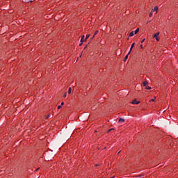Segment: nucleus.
I'll return each instance as SVG.
<instances>
[{
	"label": "nucleus",
	"mask_w": 178,
	"mask_h": 178,
	"mask_svg": "<svg viewBox=\"0 0 178 178\" xmlns=\"http://www.w3.org/2000/svg\"><path fill=\"white\" fill-rule=\"evenodd\" d=\"M86 48H87V45L85 47L84 49H86Z\"/></svg>",
	"instance_id": "cd10ccee"
},
{
	"label": "nucleus",
	"mask_w": 178,
	"mask_h": 178,
	"mask_svg": "<svg viewBox=\"0 0 178 178\" xmlns=\"http://www.w3.org/2000/svg\"><path fill=\"white\" fill-rule=\"evenodd\" d=\"M81 45H83V42H81V44H79V47H81Z\"/></svg>",
	"instance_id": "5701e85b"
},
{
	"label": "nucleus",
	"mask_w": 178,
	"mask_h": 178,
	"mask_svg": "<svg viewBox=\"0 0 178 178\" xmlns=\"http://www.w3.org/2000/svg\"><path fill=\"white\" fill-rule=\"evenodd\" d=\"M37 171L40 170V168L36 169Z\"/></svg>",
	"instance_id": "bb28decb"
},
{
	"label": "nucleus",
	"mask_w": 178,
	"mask_h": 178,
	"mask_svg": "<svg viewBox=\"0 0 178 178\" xmlns=\"http://www.w3.org/2000/svg\"><path fill=\"white\" fill-rule=\"evenodd\" d=\"M131 51H133V48H131V47L130 50H129V51L128 53V55H130Z\"/></svg>",
	"instance_id": "ddd939ff"
},
{
	"label": "nucleus",
	"mask_w": 178,
	"mask_h": 178,
	"mask_svg": "<svg viewBox=\"0 0 178 178\" xmlns=\"http://www.w3.org/2000/svg\"><path fill=\"white\" fill-rule=\"evenodd\" d=\"M63 97H64V98H66V94H65V95H63Z\"/></svg>",
	"instance_id": "b1692460"
},
{
	"label": "nucleus",
	"mask_w": 178,
	"mask_h": 178,
	"mask_svg": "<svg viewBox=\"0 0 178 178\" xmlns=\"http://www.w3.org/2000/svg\"><path fill=\"white\" fill-rule=\"evenodd\" d=\"M149 16V17H152V13H150Z\"/></svg>",
	"instance_id": "a211bd4d"
},
{
	"label": "nucleus",
	"mask_w": 178,
	"mask_h": 178,
	"mask_svg": "<svg viewBox=\"0 0 178 178\" xmlns=\"http://www.w3.org/2000/svg\"><path fill=\"white\" fill-rule=\"evenodd\" d=\"M145 90H151V87L150 86H145Z\"/></svg>",
	"instance_id": "f8f14e48"
},
{
	"label": "nucleus",
	"mask_w": 178,
	"mask_h": 178,
	"mask_svg": "<svg viewBox=\"0 0 178 178\" xmlns=\"http://www.w3.org/2000/svg\"><path fill=\"white\" fill-rule=\"evenodd\" d=\"M156 97H154V99H152L151 100H150V102H154V101H155V99H156Z\"/></svg>",
	"instance_id": "dca6fc26"
},
{
	"label": "nucleus",
	"mask_w": 178,
	"mask_h": 178,
	"mask_svg": "<svg viewBox=\"0 0 178 178\" xmlns=\"http://www.w3.org/2000/svg\"><path fill=\"white\" fill-rule=\"evenodd\" d=\"M125 120L124 118H120L118 122L119 123H124Z\"/></svg>",
	"instance_id": "7ed1b4c3"
},
{
	"label": "nucleus",
	"mask_w": 178,
	"mask_h": 178,
	"mask_svg": "<svg viewBox=\"0 0 178 178\" xmlns=\"http://www.w3.org/2000/svg\"><path fill=\"white\" fill-rule=\"evenodd\" d=\"M158 35H159V33H156V34L154 35V38L156 39V41H159V38H158Z\"/></svg>",
	"instance_id": "f257e3e1"
},
{
	"label": "nucleus",
	"mask_w": 178,
	"mask_h": 178,
	"mask_svg": "<svg viewBox=\"0 0 178 178\" xmlns=\"http://www.w3.org/2000/svg\"><path fill=\"white\" fill-rule=\"evenodd\" d=\"M156 10H158V6H155L152 10V12H156Z\"/></svg>",
	"instance_id": "423d86ee"
},
{
	"label": "nucleus",
	"mask_w": 178,
	"mask_h": 178,
	"mask_svg": "<svg viewBox=\"0 0 178 178\" xmlns=\"http://www.w3.org/2000/svg\"><path fill=\"white\" fill-rule=\"evenodd\" d=\"M88 38H90V35H86V37L85 41H86V40H88Z\"/></svg>",
	"instance_id": "4468645a"
},
{
	"label": "nucleus",
	"mask_w": 178,
	"mask_h": 178,
	"mask_svg": "<svg viewBox=\"0 0 178 178\" xmlns=\"http://www.w3.org/2000/svg\"><path fill=\"white\" fill-rule=\"evenodd\" d=\"M137 177H143V175H139L137 176Z\"/></svg>",
	"instance_id": "6ab92c4d"
},
{
	"label": "nucleus",
	"mask_w": 178,
	"mask_h": 178,
	"mask_svg": "<svg viewBox=\"0 0 178 178\" xmlns=\"http://www.w3.org/2000/svg\"><path fill=\"white\" fill-rule=\"evenodd\" d=\"M98 33H99V31H96L95 33V34H94V35H93V37L91 38V40H92V38H94V36H95V35H97V34H98Z\"/></svg>",
	"instance_id": "9d476101"
},
{
	"label": "nucleus",
	"mask_w": 178,
	"mask_h": 178,
	"mask_svg": "<svg viewBox=\"0 0 178 178\" xmlns=\"http://www.w3.org/2000/svg\"><path fill=\"white\" fill-rule=\"evenodd\" d=\"M145 41V39H143L142 41H141V43L143 44V42H144Z\"/></svg>",
	"instance_id": "412c9836"
},
{
	"label": "nucleus",
	"mask_w": 178,
	"mask_h": 178,
	"mask_svg": "<svg viewBox=\"0 0 178 178\" xmlns=\"http://www.w3.org/2000/svg\"><path fill=\"white\" fill-rule=\"evenodd\" d=\"M49 118H51V114H49V115L46 117V119H48Z\"/></svg>",
	"instance_id": "f3484780"
},
{
	"label": "nucleus",
	"mask_w": 178,
	"mask_h": 178,
	"mask_svg": "<svg viewBox=\"0 0 178 178\" xmlns=\"http://www.w3.org/2000/svg\"><path fill=\"white\" fill-rule=\"evenodd\" d=\"M140 48L143 49V45L142 44L140 45Z\"/></svg>",
	"instance_id": "a878e982"
},
{
	"label": "nucleus",
	"mask_w": 178,
	"mask_h": 178,
	"mask_svg": "<svg viewBox=\"0 0 178 178\" xmlns=\"http://www.w3.org/2000/svg\"><path fill=\"white\" fill-rule=\"evenodd\" d=\"M138 31H140V29H136V30L134 32V34H137V33H138Z\"/></svg>",
	"instance_id": "0eeeda50"
},
{
	"label": "nucleus",
	"mask_w": 178,
	"mask_h": 178,
	"mask_svg": "<svg viewBox=\"0 0 178 178\" xmlns=\"http://www.w3.org/2000/svg\"><path fill=\"white\" fill-rule=\"evenodd\" d=\"M63 105H65L64 102H62L60 106H62Z\"/></svg>",
	"instance_id": "4be33fe9"
},
{
	"label": "nucleus",
	"mask_w": 178,
	"mask_h": 178,
	"mask_svg": "<svg viewBox=\"0 0 178 178\" xmlns=\"http://www.w3.org/2000/svg\"><path fill=\"white\" fill-rule=\"evenodd\" d=\"M133 35H134V31H131V32L129 33V37H133Z\"/></svg>",
	"instance_id": "1a4fd4ad"
},
{
	"label": "nucleus",
	"mask_w": 178,
	"mask_h": 178,
	"mask_svg": "<svg viewBox=\"0 0 178 178\" xmlns=\"http://www.w3.org/2000/svg\"><path fill=\"white\" fill-rule=\"evenodd\" d=\"M147 84H148V82H147V81H144V82L143 83V87H146V86H147Z\"/></svg>",
	"instance_id": "20e7f679"
},
{
	"label": "nucleus",
	"mask_w": 178,
	"mask_h": 178,
	"mask_svg": "<svg viewBox=\"0 0 178 178\" xmlns=\"http://www.w3.org/2000/svg\"><path fill=\"white\" fill-rule=\"evenodd\" d=\"M68 94H72V88H69Z\"/></svg>",
	"instance_id": "9b49d317"
},
{
	"label": "nucleus",
	"mask_w": 178,
	"mask_h": 178,
	"mask_svg": "<svg viewBox=\"0 0 178 178\" xmlns=\"http://www.w3.org/2000/svg\"><path fill=\"white\" fill-rule=\"evenodd\" d=\"M112 130H113V129H111L109 130V131H112Z\"/></svg>",
	"instance_id": "393cba45"
},
{
	"label": "nucleus",
	"mask_w": 178,
	"mask_h": 178,
	"mask_svg": "<svg viewBox=\"0 0 178 178\" xmlns=\"http://www.w3.org/2000/svg\"><path fill=\"white\" fill-rule=\"evenodd\" d=\"M127 59H129V54H127L125 57H124V62H126V60H127Z\"/></svg>",
	"instance_id": "39448f33"
},
{
	"label": "nucleus",
	"mask_w": 178,
	"mask_h": 178,
	"mask_svg": "<svg viewBox=\"0 0 178 178\" xmlns=\"http://www.w3.org/2000/svg\"><path fill=\"white\" fill-rule=\"evenodd\" d=\"M134 45H136V43L134 42V43L131 44V48H134Z\"/></svg>",
	"instance_id": "2eb2a0df"
},
{
	"label": "nucleus",
	"mask_w": 178,
	"mask_h": 178,
	"mask_svg": "<svg viewBox=\"0 0 178 178\" xmlns=\"http://www.w3.org/2000/svg\"><path fill=\"white\" fill-rule=\"evenodd\" d=\"M84 38H85V36L82 35L81 39V42H84V41H86V40H84Z\"/></svg>",
	"instance_id": "6e6552de"
},
{
	"label": "nucleus",
	"mask_w": 178,
	"mask_h": 178,
	"mask_svg": "<svg viewBox=\"0 0 178 178\" xmlns=\"http://www.w3.org/2000/svg\"><path fill=\"white\" fill-rule=\"evenodd\" d=\"M131 104H133L134 105H138V104H140V101H137V100H134Z\"/></svg>",
	"instance_id": "f03ea898"
},
{
	"label": "nucleus",
	"mask_w": 178,
	"mask_h": 178,
	"mask_svg": "<svg viewBox=\"0 0 178 178\" xmlns=\"http://www.w3.org/2000/svg\"><path fill=\"white\" fill-rule=\"evenodd\" d=\"M60 108H62V106H58V109H60Z\"/></svg>",
	"instance_id": "aec40b11"
}]
</instances>
